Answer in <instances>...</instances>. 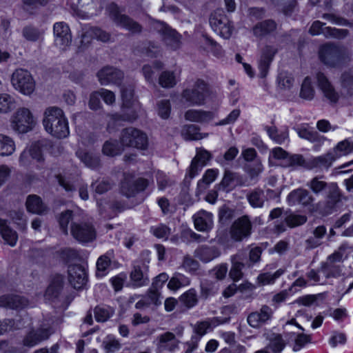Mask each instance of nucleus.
Masks as SVG:
<instances>
[{"label": "nucleus", "mask_w": 353, "mask_h": 353, "mask_svg": "<svg viewBox=\"0 0 353 353\" xmlns=\"http://www.w3.org/2000/svg\"><path fill=\"white\" fill-rule=\"evenodd\" d=\"M323 176H316L306 183L307 190L316 196L326 193L325 200L319 201V206L321 215L325 216L331 214L336 205L341 201V190L336 183H327L323 180Z\"/></svg>", "instance_id": "obj_1"}, {"label": "nucleus", "mask_w": 353, "mask_h": 353, "mask_svg": "<svg viewBox=\"0 0 353 353\" xmlns=\"http://www.w3.org/2000/svg\"><path fill=\"white\" fill-rule=\"evenodd\" d=\"M43 124L49 134L58 139L65 138L69 134L67 119L63 110L58 107L52 106L46 109Z\"/></svg>", "instance_id": "obj_2"}, {"label": "nucleus", "mask_w": 353, "mask_h": 353, "mask_svg": "<svg viewBox=\"0 0 353 353\" xmlns=\"http://www.w3.org/2000/svg\"><path fill=\"white\" fill-rule=\"evenodd\" d=\"M287 201L290 206L299 205L310 212H319L321 214L320 209L323 207L319 206V202L314 203L315 198L307 189L299 188L293 190L288 195Z\"/></svg>", "instance_id": "obj_3"}, {"label": "nucleus", "mask_w": 353, "mask_h": 353, "mask_svg": "<svg viewBox=\"0 0 353 353\" xmlns=\"http://www.w3.org/2000/svg\"><path fill=\"white\" fill-rule=\"evenodd\" d=\"M209 94L208 83L200 79H196L192 86L183 90L181 98L188 105H202Z\"/></svg>", "instance_id": "obj_4"}, {"label": "nucleus", "mask_w": 353, "mask_h": 353, "mask_svg": "<svg viewBox=\"0 0 353 353\" xmlns=\"http://www.w3.org/2000/svg\"><path fill=\"white\" fill-rule=\"evenodd\" d=\"M109 17L118 26L123 28L132 33H139L142 28L140 24L128 15L121 13V8L115 3H110L106 7Z\"/></svg>", "instance_id": "obj_5"}, {"label": "nucleus", "mask_w": 353, "mask_h": 353, "mask_svg": "<svg viewBox=\"0 0 353 353\" xmlns=\"http://www.w3.org/2000/svg\"><path fill=\"white\" fill-rule=\"evenodd\" d=\"M11 83L16 90L24 95H30L35 90V81L30 72L25 69L14 70L11 77Z\"/></svg>", "instance_id": "obj_6"}, {"label": "nucleus", "mask_w": 353, "mask_h": 353, "mask_svg": "<svg viewBox=\"0 0 353 353\" xmlns=\"http://www.w3.org/2000/svg\"><path fill=\"white\" fill-rule=\"evenodd\" d=\"M120 139L123 146L145 150L148 145V139L146 134L134 128L123 129L121 131Z\"/></svg>", "instance_id": "obj_7"}, {"label": "nucleus", "mask_w": 353, "mask_h": 353, "mask_svg": "<svg viewBox=\"0 0 353 353\" xmlns=\"http://www.w3.org/2000/svg\"><path fill=\"white\" fill-rule=\"evenodd\" d=\"M34 123L31 112L26 108H19L10 119L12 129L18 133H26L31 130Z\"/></svg>", "instance_id": "obj_8"}, {"label": "nucleus", "mask_w": 353, "mask_h": 353, "mask_svg": "<svg viewBox=\"0 0 353 353\" xmlns=\"http://www.w3.org/2000/svg\"><path fill=\"white\" fill-rule=\"evenodd\" d=\"M70 234L78 242L87 243L93 241L97 236L96 229L89 222H72L70 224Z\"/></svg>", "instance_id": "obj_9"}, {"label": "nucleus", "mask_w": 353, "mask_h": 353, "mask_svg": "<svg viewBox=\"0 0 353 353\" xmlns=\"http://www.w3.org/2000/svg\"><path fill=\"white\" fill-rule=\"evenodd\" d=\"M210 25L213 30L224 38H229L232 32V26L223 10H216L210 17Z\"/></svg>", "instance_id": "obj_10"}, {"label": "nucleus", "mask_w": 353, "mask_h": 353, "mask_svg": "<svg viewBox=\"0 0 353 353\" xmlns=\"http://www.w3.org/2000/svg\"><path fill=\"white\" fill-rule=\"evenodd\" d=\"M316 79L317 86L322 92L324 99L330 104L336 103L340 95L327 76L322 72H318L316 74Z\"/></svg>", "instance_id": "obj_11"}, {"label": "nucleus", "mask_w": 353, "mask_h": 353, "mask_svg": "<svg viewBox=\"0 0 353 353\" xmlns=\"http://www.w3.org/2000/svg\"><path fill=\"white\" fill-rule=\"evenodd\" d=\"M52 334L50 327H38L30 329L23 336L22 344L27 347H33L49 339Z\"/></svg>", "instance_id": "obj_12"}, {"label": "nucleus", "mask_w": 353, "mask_h": 353, "mask_svg": "<svg viewBox=\"0 0 353 353\" xmlns=\"http://www.w3.org/2000/svg\"><path fill=\"white\" fill-rule=\"evenodd\" d=\"M252 223L248 216H243L236 219L230 228L231 238L236 241H241L251 234Z\"/></svg>", "instance_id": "obj_13"}, {"label": "nucleus", "mask_w": 353, "mask_h": 353, "mask_svg": "<svg viewBox=\"0 0 353 353\" xmlns=\"http://www.w3.org/2000/svg\"><path fill=\"white\" fill-rule=\"evenodd\" d=\"M309 32L312 35L323 34L325 37H332L336 39H343L348 34V30L346 29H337L325 26V23L320 21H315L312 24Z\"/></svg>", "instance_id": "obj_14"}, {"label": "nucleus", "mask_w": 353, "mask_h": 353, "mask_svg": "<svg viewBox=\"0 0 353 353\" xmlns=\"http://www.w3.org/2000/svg\"><path fill=\"white\" fill-rule=\"evenodd\" d=\"M97 77L102 85L108 84L120 85L124 74L123 72L113 66H105L98 71Z\"/></svg>", "instance_id": "obj_15"}, {"label": "nucleus", "mask_w": 353, "mask_h": 353, "mask_svg": "<svg viewBox=\"0 0 353 353\" xmlns=\"http://www.w3.org/2000/svg\"><path fill=\"white\" fill-rule=\"evenodd\" d=\"M321 62L330 67H335L340 61L341 51L340 48L332 44L322 46L319 52Z\"/></svg>", "instance_id": "obj_16"}, {"label": "nucleus", "mask_w": 353, "mask_h": 353, "mask_svg": "<svg viewBox=\"0 0 353 353\" xmlns=\"http://www.w3.org/2000/svg\"><path fill=\"white\" fill-rule=\"evenodd\" d=\"M155 29L161 34L165 44L172 49L176 50L180 47L181 36L173 29L170 28L163 22L158 21L155 24Z\"/></svg>", "instance_id": "obj_17"}, {"label": "nucleus", "mask_w": 353, "mask_h": 353, "mask_svg": "<svg viewBox=\"0 0 353 353\" xmlns=\"http://www.w3.org/2000/svg\"><path fill=\"white\" fill-rule=\"evenodd\" d=\"M53 32L55 45L64 50L72 41L69 26L64 22H57L54 24Z\"/></svg>", "instance_id": "obj_18"}, {"label": "nucleus", "mask_w": 353, "mask_h": 353, "mask_svg": "<svg viewBox=\"0 0 353 353\" xmlns=\"http://www.w3.org/2000/svg\"><path fill=\"white\" fill-rule=\"evenodd\" d=\"M272 308L267 305H263L259 311L251 312L248 316V323L253 328H259L272 319Z\"/></svg>", "instance_id": "obj_19"}, {"label": "nucleus", "mask_w": 353, "mask_h": 353, "mask_svg": "<svg viewBox=\"0 0 353 353\" xmlns=\"http://www.w3.org/2000/svg\"><path fill=\"white\" fill-rule=\"evenodd\" d=\"M148 183V181L143 178H139L133 181L125 179L121 183V192L128 198L134 196L138 192L143 191Z\"/></svg>", "instance_id": "obj_20"}, {"label": "nucleus", "mask_w": 353, "mask_h": 353, "mask_svg": "<svg viewBox=\"0 0 353 353\" xmlns=\"http://www.w3.org/2000/svg\"><path fill=\"white\" fill-rule=\"evenodd\" d=\"M68 280L75 289L81 288L87 281V274L85 268L80 265L68 266Z\"/></svg>", "instance_id": "obj_21"}, {"label": "nucleus", "mask_w": 353, "mask_h": 353, "mask_svg": "<svg viewBox=\"0 0 353 353\" xmlns=\"http://www.w3.org/2000/svg\"><path fill=\"white\" fill-rule=\"evenodd\" d=\"M192 218L194 227L199 231L208 232L213 227V215L211 212L201 210Z\"/></svg>", "instance_id": "obj_22"}, {"label": "nucleus", "mask_w": 353, "mask_h": 353, "mask_svg": "<svg viewBox=\"0 0 353 353\" xmlns=\"http://www.w3.org/2000/svg\"><path fill=\"white\" fill-rule=\"evenodd\" d=\"M29 305V301L19 295H3L0 297V307L12 310H22Z\"/></svg>", "instance_id": "obj_23"}, {"label": "nucleus", "mask_w": 353, "mask_h": 353, "mask_svg": "<svg viewBox=\"0 0 353 353\" xmlns=\"http://www.w3.org/2000/svg\"><path fill=\"white\" fill-rule=\"evenodd\" d=\"M179 342L172 332H165L158 336L157 351L159 352H173L179 347Z\"/></svg>", "instance_id": "obj_24"}, {"label": "nucleus", "mask_w": 353, "mask_h": 353, "mask_svg": "<svg viewBox=\"0 0 353 353\" xmlns=\"http://www.w3.org/2000/svg\"><path fill=\"white\" fill-rule=\"evenodd\" d=\"M276 52L277 49L274 46H265L263 48L259 63L261 77L263 78L266 77L270 65Z\"/></svg>", "instance_id": "obj_25"}, {"label": "nucleus", "mask_w": 353, "mask_h": 353, "mask_svg": "<svg viewBox=\"0 0 353 353\" xmlns=\"http://www.w3.org/2000/svg\"><path fill=\"white\" fill-rule=\"evenodd\" d=\"M147 268L146 266H134L130 274V283L132 287L141 288L149 283Z\"/></svg>", "instance_id": "obj_26"}, {"label": "nucleus", "mask_w": 353, "mask_h": 353, "mask_svg": "<svg viewBox=\"0 0 353 353\" xmlns=\"http://www.w3.org/2000/svg\"><path fill=\"white\" fill-rule=\"evenodd\" d=\"M268 341L266 345L272 353H281L286 346V343L281 334L274 332H268L264 334Z\"/></svg>", "instance_id": "obj_27"}, {"label": "nucleus", "mask_w": 353, "mask_h": 353, "mask_svg": "<svg viewBox=\"0 0 353 353\" xmlns=\"http://www.w3.org/2000/svg\"><path fill=\"white\" fill-rule=\"evenodd\" d=\"M92 39L105 42L110 39V34L97 27H90L82 33L81 43L88 44Z\"/></svg>", "instance_id": "obj_28"}, {"label": "nucleus", "mask_w": 353, "mask_h": 353, "mask_svg": "<svg viewBox=\"0 0 353 353\" xmlns=\"http://www.w3.org/2000/svg\"><path fill=\"white\" fill-rule=\"evenodd\" d=\"M276 29V23L272 19H267L257 23L252 28V33L254 37L261 39L270 34Z\"/></svg>", "instance_id": "obj_29"}, {"label": "nucleus", "mask_w": 353, "mask_h": 353, "mask_svg": "<svg viewBox=\"0 0 353 353\" xmlns=\"http://www.w3.org/2000/svg\"><path fill=\"white\" fill-rule=\"evenodd\" d=\"M221 254L219 249L215 246L203 245L195 250L194 256L203 263H208L219 257Z\"/></svg>", "instance_id": "obj_30"}, {"label": "nucleus", "mask_w": 353, "mask_h": 353, "mask_svg": "<svg viewBox=\"0 0 353 353\" xmlns=\"http://www.w3.org/2000/svg\"><path fill=\"white\" fill-rule=\"evenodd\" d=\"M244 257L245 254L243 253H237L232 256V268L229 274L234 281H239L243 276L242 270L245 266L243 263Z\"/></svg>", "instance_id": "obj_31"}, {"label": "nucleus", "mask_w": 353, "mask_h": 353, "mask_svg": "<svg viewBox=\"0 0 353 353\" xmlns=\"http://www.w3.org/2000/svg\"><path fill=\"white\" fill-rule=\"evenodd\" d=\"M214 117L212 112L201 110H189L185 113V119L188 121L197 123H206Z\"/></svg>", "instance_id": "obj_32"}, {"label": "nucleus", "mask_w": 353, "mask_h": 353, "mask_svg": "<svg viewBox=\"0 0 353 353\" xmlns=\"http://www.w3.org/2000/svg\"><path fill=\"white\" fill-rule=\"evenodd\" d=\"M334 155L335 154L332 151H329L323 155L313 158L310 161L309 168H320L327 170L331 167L332 163L336 160Z\"/></svg>", "instance_id": "obj_33"}, {"label": "nucleus", "mask_w": 353, "mask_h": 353, "mask_svg": "<svg viewBox=\"0 0 353 353\" xmlns=\"http://www.w3.org/2000/svg\"><path fill=\"white\" fill-rule=\"evenodd\" d=\"M0 233L3 240L10 246L16 245L18 235L8 224L6 220L0 219Z\"/></svg>", "instance_id": "obj_34"}, {"label": "nucleus", "mask_w": 353, "mask_h": 353, "mask_svg": "<svg viewBox=\"0 0 353 353\" xmlns=\"http://www.w3.org/2000/svg\"><path fill=\"white\" fill-rule=\"evenodd\" d=\"M326 232L327 230L324 225L315 228L312 232V236L305 241L306 248L313 249L319 246L321 244V239L325 236Z\"/></svg>", "instance_id": "obj_35"}, {"label": "nucleus", "mask_w": 353, "mask_h": 353, "mask_svg": "<svg viewBox=\"0 0 353 353\" xmlns=\"http://www.w3.org/2000/svg\"><path fill=\"white\" fill-rule=\"evenodd\" d=\"M112 259H114V252L112 250H109L105 254L99 257L96 264V275L97 277H102L107 274V270L110 265Z\"/></svg>", "instance_id": "obj_36"}, {"label": "nucleus", "mask_w": 353, "mask_h": 353, "mask_svg": "<svg viewBox=\"0 0 353 353\" xmlns=\"http://www.w3.org/2000/svg\"><path fill=\"white\" fill-rule=\"evenodd\" d=\"M249 204L254 208H261L264 205L265 196L261 188H254L246 194Z\"/></svg>", "instance_id": "obj_37"}, {"label": "nucleus", "mask_w": 353, "mask_h": 353, "mask_svg": "<svg viewBox=\"0 0 353 353\" xmlns=\"http://www.w3.org/2000/svg\"><path fill=\"white\" fill-rule=\"evenodd\" d=\"M27 210L32 213L42 214L46 213V207L41 198L37 195H30L26 201Z\"/></svg>", "instance_id": "obj_38"}, {"label": "nucleus", "mask_w": 353, "mask_h": 353, "mask_svg": "<svg viewBox=\"0 0 353 353\" xmlns=\"http://www.w3.org/2000/svg\"><path fill=\"white\" fill-rule=\"evenodd\" d=\"M228 319H220L219 317L214 318L211 323H209L208 321H202L200 323H198L194 328V334L193 335H199L200 336V339L203 336H204L208 330L210 328V327L212 325L214 326H216L219 324H223L226 322H228Z\"/></svg>", "instance_id": "obj_39"}, {"label": "nucleus", "mask_w": 353, "mask_h": 353, "mask_svg": "<svg viewBox=\"0 0 353 353\" xmlns=\"http://www.w3.org/2000/svg\"><path fill=\"white\" fill-rule=\"evenodd\" d=\"M15 151V143L12 138L0 134V156H10Z\"/></svg>", "instance_id": "obj_40"}, {"label": "nucleus", "mask_w": 353, "mask_h": 353, "mask_svg": "<svg viewBox=\"0 0 353 353\" xmlns=\"http://www.w3.org/2000/svg\"><path fill=\"white\" fill-rule=\"evenodd\" d=\"M77 155L88 168L95 169L100 165L99 157L92 153L79 150L77 152Z\"/></svg>", "instance_id": "obj_41"}, {"label": "nucleus", "mask_w": 353, "mask_h": 353, "mask_svg": "<svg viewBox=\"0 0 353 353\" xmlns=\"http://www.w3.org/2000/svg\"><path fill=\"white\" fill-rule=\"evenodd\" d=\"M63 281L61 276H56L46 291V296L48 299L57 298L63 288Z\"/></svg>", "instance_id": "obj_42"}, {"label": "nucleus", "mask_w": 353, "mask_h": 353, "mask_svg": "<svg viewBox=\"0 0 353 353\" xmlns=\"http://www.w3.org/2000/svg\"><path fill=\"white\" fill-rule=\"evenodd\" d=\"M336 157V159L338 158L345 156L353 152V141L349 139H345L339 142L331 150Z\"/></svg>", "instance_id": "obj_43"}, {"label": "nucleus", "mask_w": 353, "mask_h": 353, "mask_svg": "<svg viewBox=\"0 0 353 353\" xmlns=\"http://www.w3.org/2000/svg\"><path fill=\"white\" fill-rule=\"evenodd\" d=\"M266 132L270 138L278 144H282L288 139V130L279 131L275 126L265 127Z\"/></svg>", "instance_id": "obj_44"}, {"label": "nucleus", "mask_w": 353, "mask_h": 353, "mask_svg": "<svg viewBox=\"0 0 353 353\" xmlns=\"http://www.w3.org/2000/svg\"><path fill=\"white\" fill-rule=\"evenodd\" d=\"M315 90L312 84L311 79L308 77H305L301 84L299 97L307 101H311L314 99Z\"/></svg>", "instance_id": "obj_45"}, {"label": "nucleus", "mask_w": 353, "mask_h": 353, "mask_svg": "<svg viewBox=\"0 0 353 353\" xmlns=\"http://www.w3.org/2000/svg\"><path fill=\"white\" fill-rule=\"evenodd\" d=\"M326 298V293H319L317 294H309L299 298L296 301L297 303L304 306H310L312 305H319L322 303Z\"/></svg>", "instance_id": "obj_46"}, {"label": "nucleus", "mask_w": 353, "mask_h": 353, "mask_svg": "<svg viewBox=\"0 0 353 353\" xmlns=\"http://www.w3.org/2000/svg\"><path fill=\"white\" fill-rule=\"evenodd\" d=\"M123 150L121 145L115 139H110L106 141L103 145L102 152L105 155L114 157L120 154Z\"/></svg>", "instance_id": "obj_47"}, {"label": "nucleus", "mask_w": 353, "mask_h": 353, "mask_svg": "<svg viewBox=\"0 0 353 353\" xmlns=\"http://www.w3.org/2000/svg\"><path fill=\"white\" fill-rule=\"evenodd\" d=\"M342 88L346 92V94L350 96L353 95V68L344 72L341 77Z\"/></svg>", "instance_id": "obj_48"}, {"label": "nucleus", "mask_w": 353, "mask_h": 353, "mask_svg": "<svg viewBox=\"0 0 353 353\" xmlns=\"http://www.w3.org/2000/svg\"><path fill=\"white\" fill-rule=\"evenodd\" d=\"M240 175L238 173L233 172L230 170H225L223 177L218 185L219 190H223L230 187L234 181L240 182Z\"/></svg>", "instance_id": "obj_49"}, {"label": "nucleus", "mask_w": 353, "mask_h": 353, "mask_svg": "<svg viewBox=\"0 0 353 353\" xmlns=\"http://www.w3.org/2000/svg\"><path fill=\"white\" fill-rule=\"evenodd\" d=\"M14 108V99L8 94H0V114L10 112Z\"/></svg>", "instance_id": "obj_50"}, {"label": "nucleus", "mask_w": 353, "mask_h": 353, "mask_svg": "<svg viewBox=\"0 0 353 353\" xmlns=\"http://www.w3.org/2000/svg\"><path fill=\"white\" fill-rule=\"evenodd\" d=\"M219 170L216 169H208L205 171L202 179L198 182V188L200 189H205L207 186L212 183L217 177Z\"/></svg>", "instance_id": "obj_51"}, {"label": "nucleus", "mask_w": 353, "mask_h": 353, "mask_svg": "<svg viewBox=\"0 0 353 353\" xmlns=\"http://www.w3.org/2000/svg\"><path fill=\"white\" fill-rule=\"evenodd\" d=\"M179 301L188 308L194 307L198 301L196 290L194 289L188 290L180 296Z\"/></svg>", "instance_id": "obj_52"}, {"label": "nucleus", "mask_w": 353, "mask_h": 353, "mask_svg": "<svg viewBox=\"0 0 353 353\" xmlns=\"http://www.w3.org/2000/svg\"><path fill=\"white\" fill-rule=\"evenodd\" d=\"M94 313L98 322H105L113 314L114 311L109 307L97 306L94 308Z\"/></svg>", "instance_id": "obj_53"}, {"label": "nucleus", "mask_w": 353, "mask_h": 353, "mask_svg": "<svg viewBox=\"0 0 353 353\" xmlns=\"http://www.w3.org/2000/svg\"><path fill=\"white\" fill-rule=\"evenodd\" d=\"M273 3L285 15L291 14L296 5V0H273Z\"/></svg>", "instance_id": "obj_54"}, {"label": "nucleus", "mask_w": 353, "mask_h": 353, "mask_svg": "<svg viewBox=\"0 0 353 353\" xmlns=\"http://www.w3.org/2000/svg\"><path fill=\"white\" fill-rule=\"evenodd\" d=\"M43 32L32 26H27L23 29V35L28 41H37L42 39Z\"/></svg>", "instance_id": "obj_55"}, {"label": "nucleus", "mask_w": 353, "mask_h": 353, "mask_svg": "<svg viewBox=\"0 0 353 353\" xmlns=\"http://www.w3.org/2000/svg\"><path fill=\"white\" fill-rule=\"evenodd\" d=\"M71 222H74L73 221V212L72 210H65L61 213L59 217V223L61 228V230L65 234H68V224Z\"/></svg>", "instance_id": "obj_56"}, {"label": "nucleus", "mask_w": 353, "mask_h": 353, "mask_svg": "<svg viewBox=\"0 0 353 353\" xmlns=\"http://www.w3.org/2000/svg\"><path fill=\"white\" fill-rule=\"evenodd\" d=\"M307 218L305 215L290 214L285 218V222L290 228H295L306 223Z\"/></svg>", "instance_id": "obj_57"}, {"label": "nucleus", "mask_w": 353, "mask_h": 353, "mask_svg": "<svg viewBox=\"0 0 353 353\" xmlns=\"http://www.w3.org/2000/svg\"><path fill=\"white\" fill-rule=\"evenodd\" d=\"M159 83L163 88H172L176 83V76L173 72L164 71L159 77Z\"/></svg>", "instance_id": "obj_58"}, {"label": "nucleus", "mask_w": 353, "mask_h": 353, "mask_svg": "<svg viewBox=\"0 0 353 353\" xmlns=\"http://www.w3.org/2000/svg\"><path fill=\"white\" fill-rule=\"evenodd\" d=\"M294 82L293 77L286 72H281L278 76L279 87L282 90L290 89Z\"/></svg>", "instance_id": "obj_59"}, {"label": "nucleus", "mask_w": 353, "mask_h": 353, "mask_svg": "<svg viewBox=\"0 0 353 353\" xmlns=\"http://www.w3.org/2000/svg\"><path fill=\"white\" fill-rule=\"evenodd\" d=\"M183 134L186 139L189 140H199L203 138L201 134L198 131V128L193 124L185 126L183 130Z\"/></svg>", "instance_id": "obj_60"}, {"label": "nucleus", "mask_w": 353, "mask_h": 353, "mask_svg": "<svg viewBox=\"0 0 353 353\" xmlns=\"http://www.w3.org/2000/svg\"><path fill=\"white\" fill-rule=\"evenodd\" d=\"M296 166L306 167V162L304 157L301 154H290L288 159H287L286 163L283 164V167L288 168Z\"/></svg>", "instance_id": "obj_61"}, {"label": "nucleus", "mask_w": 353, "mask_h": 353, "mask_svg": "<svg viewBox=\"0 0 353 353\" xmlns=\"http://www.w3.org/2000/svg\"><path fill=\"white\" fill-rule=\"evenodd\" d=\"M321 272L326 277H337L341 275V268L335 264H323Z\"/></svg>", "instance_id": "obj_62"}, {"label": "nucleus", "mask_w": 353, "mask_h": 353, "mask_svg": "<svg viewBox=\"0 0 353 353\" xmlns=\"http://www.w3.org/2000/svg\"><path fill=\"white\" fill-rule=\"evenodd\" d=\"M203 167V164H201L196 161V160L192 159L188 172L185 176V182L190 183L191 179L199 174Z\"/></svg>", "instance_id": "obj_63"}, {"label": "nucleus", "mask_w": 353, "mask_h": 353, "mask_svg": "<svg viewBox=\"0 0 353 353\" xmlns=\"http://www.w3.org/2000/svg\"><path fill=\"white\" fill-rule=\"evenodd\" d=\"M201 296L205 299H207L210 296H212L217 293L218 292V286L216 283L212 282H204L201 285Z\"/></svg>", "instance_id": "obj_64"}]
</instances>
